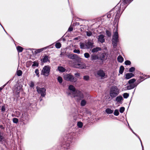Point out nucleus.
<instances>
[{
  "label": "nucleus",
  "mask_w": 150,
  "mask_h": 150,
  "mask_svg": "<svg viewBox=\"0 0 150 150\" xmlns=\"http://www.w3.org/2000/svg\"><path fill=\"white\" fill-rule=\"evenodd\" d=\"M119 90L117 86H112L110 88V95L111 98H113L116 97L119 93Z\"/></svg>",
  "instance_id": "obj_1"
},
{
  "label": "nucleus",
  "mask_w": 150,
  "mask_h": 150,
  "mask_svg": "<svg viewBox=\"0 0 150 150\" xmlns=\"http://www.w3.org/2000/svg\"><path fill=\"white\" fill-rule=\"evenodd\" d=\"M113 33L114 34L112 38V44L113 47H115L117 46V43L118 41V34L117 27L115 28Z\"/></svg>",
  "instance_id": "obj_2"
},
{
  "label": "nucleus",
  "mask_w": 150,
  "mask_h": 150,
  "mask_svg": "<svg viewBox=\"0 0 150 150\" xmlns=\"http://www.w3.org/2000/svg\"><path fill=\"white\" fill-rule=\"evenodd\" d=\"M51 67L49 66H45L42 70L41 74L45 76H48L50 74Z\"/></svg>",
  "instance_id": "obj_3"
},
{
  "label": "nucleus",
  "mask_w": 150,
  "mask_h": 150,
  "mask_svg": "<svg viewBox=\"0 0 150 150\" xmlns=\"http://www.w3.org/2000/svg\"><path fill=\"white\" fill-rule=\"evenodd\" d=\"M73 96L78 101H79L84 98V95L81 91L76 90Z\"/></svg>",
  "instance_id": "obj_4"
},
{
  "label": "nucleus",
  "mask_w": 150,
  "mask_h": 150,
  "mask_svg": "<svg viewBox=\"0 0 150 150\" xmlns=\"http://www.w3.org/2000/svg\"><path fill=\"white\" fill-rule=\"evenodd\" d=\"M64 78L66 80L73 82H76L77 80V79L76 78L70 74H66L64 75Z\"/></svg>",
  "instance_id": "obj_5"
},
{
  "label": "nucleus",
  "mask_w": 150,
  "mask_h": 150,
  "mask_svg": "<svg viewBox=\"0 0 150 150\" xmlns=\"http://www.w3.org/2000/svg\"><path fill=\"white\" fill-rule=\"evenodd\" d=\"M21 121L23 122V124H26L28 121L29 115L26 113L24 112L22 114L20 118Z\"/></svg>",
  "instance_id": "obj_6"
},
{
  "label": "nucleus",
  "mask_w": 150,
  "mask_h": 150,
  "mask_svg": "<svg viewBox=\"0 0 150 150\" xmlns=\"http://www.w3.org/2000/svg\"><path fill=\"white\" fill-rule=\"evenodd\" d=\"M96 76L100 77L101 79H104L107 77V75L105 74L103 71L101 69L97 71Z\"/></svg>",
  "instance_id": "obj_7"
},
{
  "label": "nucleus",
  "mask_w": 150,
  "mask_h": 150,
  "mask_svg": "<svg viewBox=\"0 0 150 150\" xmlns=\"http://www.w3.org/2000/svg\"><path fill=\"white\" fill-rule=\"evenodd\" d=\"M22 86L21 84H16L14 86L13 91L16 94L19 96L21 90H22Z\"/></svg>",
  "instance_id": "obj_8"
},
{
  "label": "nucleus",
  "mask_w": 150,
  "mask_h": 150,
  "mask_svg": "<svg viewBox=\"0 0 150 150\" xmlns=\"http://www.w3.org/2000/svg\"><path fill=\"white\" fill-rule=\"evenodd\" d=\"M37 91L38 93L40 94L41 96L44 97L46 95L45 88H40L37 86L36 88Z\"/></svg>",
  "instance_id": "obj_9"
},
{
  "label": "nucleus",
  "mask_w": 150,
  "mask_h": 150,
  "mask_svg": "<svg viewBox=\"0 0 150 150\" xmlns=\"http://www.w3.org/2000/svg\"><path fill=\"white\" fill-rule=\"evenodd\" d=\"M70 141V139H68L65 143H64L61 146V150H69V146Z\"/></svg>",
  "instance_id": "obj_10"
},
{
  "label": "nucleus",
  "mask_w": 150,
  "mask_h": 150,
  "mask_svg": "<svg viewBox=\"0 0 150 150\" xmlns=\"http://www.w3.org/2000/svg\"><path fill=\"white\" fill-rule=\"evenodd\" d=\"M74 67L80 69H83L85 68L86 66V65L83 63H76L74 65Z\"/></svg>",
  "instance_id": "obj_11"
},
{
  "label": "nucleus",
  "mask_w": 150,
  "mask_h": 150,
  "mask_svg": "<svg viewBox=\"0 0 150 150\" xmlns=\"http://www.w3.org/2000/svg\"><path fill=\"white\" fill-rule=\"evenodd\" d=\"M138 85V83H136L132 84H130L129 85L125 87V88L127 90H130L133 89L135 87H136Z\"/></svg>",
  "instance_id": "obj_12"
},
{
  "label": "nucleus",
  "mask_w": 150,
  "mask_h": 150,
  "mask_svg": "<svg viewBox=\"0 0 150 150\" xmlns=\"http://www.w3.org/2000/svg\"><path fill=\"white\" fill-rule=\"evenodd\" d=\"M48 47H47L43 48L38 49H33L32 51V52L33 53L36 54L46 49Z\"/></svg>",
  "instance_id": "obj_13"
},
{
  "label": "nucleus",
  "mask_w": 150,
  "mask_h": 150,
  "mask_svg": "<svg viewBox=\"0 0 150 150\" xmlns=\"http://www.w3.org/2000/svg\"><path fill=\"white\" fill-rule=\"evenodd\" d=\"M123 100V99L122 96H119L116 97L114 101H116L117 104H122Z\"/></svg>",
  "instance_id": "obj_14"
},
{
  "label": "nucleus",
  "mask_w": 150,
  "mask_h": 150,
  "mask_svg": "<svg viewBox=\"0 0 150 150\" xmlns=\"http://www.w3.org/2000/svg\"><path fill=\"white\" fill-rule=\"evenodd\" d=\"M67 56L68 58L72 59H76L78 57V56L76 54H69Z\"/></svg>",
  "instance_id": "obj_15"
},
{
  "label": "nucleus",
  "mask_w": 150,
  "mask_h": 150,
  "mask_svg": "<svg viewBox=\"0 0 150 150\" xmlns=\"http://www.w3.org/2000/svg\"><path fill=\"white\" fill-rule=\"evenodd\" d=\"M104 37V36L102 34H100L98 36V41L100 42L101 43H103L105 41Z\"/></svg>",
  "instance_id": "obj_16"
},
{
  "label": "nucleus",
  "mask_w": 150,
  "mask_h": 150,
  "mask_svg": "<svg viewBox=\"0 0 150 150\" xmlns=\"http://www.w3.org/2000/svg\"><path fill=\"white\" fill-rule=\"evenodd\" d=\"M93 43L91 40L88 41L86 43V46L87 49L92 48L93 47Z\"/></svg>",
  "instance_id": "obj_17"
},
{
  "label": "nucleus",
  "mask_w": 150,
  "mask_h": 150,
  "mask_svg": "<svg viewBox=\"0 0 150 150\" xmlns=\"http://www.w3.org/2000/svg\"><path fill=\"white\" fill-rule=\"evenodd\" d=\"M120 5V7H119L120 10H122V12L124 11L125 8L127 7V5L125 4L122 1L121 2Z\"/></svg>",
  "instance_id": "obj_18"
},
{
  "label": "nucleus",
  "mask_w": 150,
  "mask_h": 150,
  "mask_svg": "<svg viewBox=\"0 0 150 150\" xmlns=\"http://www.w3.org/2000/svg\"><path fill=\"white\" fill-rule=\"evenodd\" d=\"M41 61L43 63H45L47 61L50 62V60L48 59V57L47 55H45L43 57V58L41 59Z\"/></svg>",
  "instance_id": "obj_19"
},
{
  "label": "nucleus",
  "mask_w": 150,
  "mask_h": 150,
  "mask_svg": "<svg viewBox=\"0 0 150 150\" xmlns=\"http://www.w3.org/2000/svg\"><path fill=\"white\" fill-rule=\"evenodd\" d=\"M116 8L117 7H116L115 9H112L110 12L108 13L107 17L108 18H110L113 15V14H112V13H113L114 10L116 9Z\"/></svg>",
  "instance_id": "obj_20"
},
{
  "label": "nucleus",
  "mask_w": 150,
  "mask_h": 150,
  "mask_svg": "<svg viewBox=\"0 0 150 150\" xmlns=\"http://www.w3.org/2000/svg\"><path fill=\"white\" fill-rule=\"evenodd\" d=\"M134 75L132 73H127L125 75V78L126 79H128L133 77Z\"/></svg>",
  "instance_id": "obj_21"
},
{
  "label": "nucleus",
  "mask_w": 150,
  "mask_h": 150,
  "mask_svg": "<svg viewBox=\"0 0 150 150\" xmlns=\"http://www.w3.org/2000/svg\"><path fill=\"white\" fill-rule=\"evenodd\" d=\"M69 89L72 92V94L73 95L76 91V89L75 87L72 85H70L69 87Z\"/></svg>",
  "instance_id": "obj_22"
},
{
  "label": "nucleus",
  "mask_w": 150,
  "mask_h": 150,
  "mask_svg": "<svg viewBox=\"0 0 150 150\" xmlns=\"http://www.w3.org/2000/svg\"><path fill=\"white\" fill-rule=\"evenodd\" d=\"M98 59V57L97 55L93 54L91 55V60H97Z\"/></svg>",
  "instance_id": "obj_23"
},
{
  "label": "nucleus",
  "mask_w": 150,
  "mask_h": 150,
  "mask_svg": "<svg viewBox=\"0 0 150 150\" xmlns=\"http://www.w3.org/2000/svg\"><path fill=\"white\" fill-rule=\"evenodd\" d=\"M80 47L81 49H87L86 44H85L83 43L80 42Z\"/></svg>",
  "instance_id": "obj_24"
},
{
  "label": "nucleus",
  "mask_w": 150,
  "mask_h": 150,
  "mask_svg": "<svg viewBox=\"0 0 150 150\" xmlns=\"http://www.w3.org/2000/svg\"><path fill=\"white\" fill-rule=\"evenodd\" d=\"M57 70L60 72H64L66 69L62 67L59 66L58 67Z\"/></svg>",
  "instance_id": "obj_25"
},
{
  "label": "nucleus",
  "mask_w": 150,
  "mask_h": 150,
  "mask_svg": "<svg viewBox=\"0 0 150 150\" xmlns=\"http://www.w3.org/2000/svg\"><path fill=\"white\" fill-rule=\"evenodd\" d=\"M113 110L109 108H107L105 110V112L108 114H111L113 113Z\"/></svg>",
  "instance_id": "obj_26"
},
{
  "label": "nucleus",
  "mask_w": 150,
  "mask_h": 150,
  "mask_svg": "<svg viewBox=\"0 0 150 150\" xmlns=\"http://www.w3.org/2000/svg\"><path fill=\"white\" fill-rule=\"evenodd\" d=\"M101 50V49L99 47H96L93 49L92 50V52L93 53L99 51Z\"/></svg>",
  "instance_id": "obj_27"
},
{
  "label": "nucleus",
  "mask_w": 150,
  "mask_h": 150,
  "mask_svg": "<svg viewBox=\"0 0 150 150\" xmlns=\"http://www.w3.org/2000/svg\"><path fill=\"white\" fill-rule=\"evenodd\" d=\"M117 60L119 62L122 63L124 59L121 56L119 55L117 57Z\"/></svg>",
  "instance_id": "obj_28"
},
{
  "label": "nucleus",
  "mask_w": 150,
  "mask_h": 150,
  "mask_svg": "<svg viewBox=\"0 0 150 150\" xmlns=\"http://www.w3.org/2000/svg\"><path fill=\"white\" fill-rule=\"evenodd\" d=\"M116 7H117V8L116 9H115L114 10V11H113V12L115 11L116 12H117V13H118L119 14H121L120 13V11H122V10H120L119 8H117V7H118V5L117 6H116L113 9H115Z\"/></svg>",
  "instance_id": "obj_29"
},
{
  "label": "nucleus",
  "mask_w": 150,
  "mask_h": 150,
  "mask_svg": "<svg viewBox=\"0 0 150 150\" xmlns=\"http://www.w3.org/2000/svg\"><path fill=\"white\" fill-rule=\"evenodd\" d=\"M5 141V138L3 135L0 133V143H2Z\"/></svg>",
  "instance_id": "obj_30"
},
{
  "label": "nucleus",
  "mask_w": 150,
  "mask_h": 150,
  "mask_svg": "<svg viewBox=\"0 0 150 150\" xmlns=\"http://www.w3.org/2000/svg\"><path fill=\"white\" fill-rule=\"evenodd\" d=\"M124 70V68L123 66H121L120 68L119 73L120 74H122Z\"/></svg>",
  "instance_id": "obj_31"
},
{
  "label": "nucleus",
  "mask_w": 150,
  "mask_h": 150,
  "mask_svg": "<svg viewBox=\"0 0 150 150\" xmlns=\"http://www.w3.org/2000/svg\"><path fill=\"white\" fill-rule=\"evenodd\" d=\"M136 81V80L135 79H132L129 80L128 81V83L129 84H132L134 83Z\"/></svg>",
  "instance_id": "obj_32"
},
{
  "label": "nucleus",
  "mask_w": 150,
  "mask_h": 150,
  "mask_svg": "<svg viewBox=\"0 0 150 150\" xmlns=\"http://www.w3.org/2000/svg\"><path fill=\"white\" fill-rule=\"evenodd\" d=\"M86 103V101L85 100H82L81 103V105L82 106H85Z\"/></svg>",
  "instance_id": "obj_33"
},
{
  "label": "nucleus",
  "mask_w": 150,
  "mask_h": 150,
  "mask_svg": "<svg viewBox=\"0 0 150 150\" xmlns=\"http://www.w3.org/2000/svg\"><path fill=\"white\" fill-rule=\"evenodd\" d=\"M132 0H122V1L125 4L127 5L129 4L131 1Z\"/></svg>",
  "instance_id": "obj_34"
},
{
  "label": "nucleus",
  "mask_w": 150,
  "mask_h": 150,
  "mask_svg": "<svg viewBox=\"0 0 150 150\" xmlns=\"http://www.w3.org/2000/svg\"><path fill=\"white\" fill-rule=\"evenodd\" d=\"M16 49L18 52H22L23 50V49L22 47L19 46H18L16 47Z\"/></svg>",
  "instance_id": "obj_35"
},
{
  "label": "nucleus",
  "mask_w": 150,
  "mask_h": 150,
  "mask_svg": "<svg viewBox=\"0 0 150 150\" xmlns=\"http://www.w3.org/2000/svg\"><path fill=\"white\" fill-rule=\"evenodd\" d=\"M130 129L133 132V133L136 135V136L140 140V141L141 142V145H142V150H144V147H143V146H142V142L141 141V140L140 139V138H139V137L133 131V130H132V129L131 128H130Z\"/></svg>",
  "instance_id": "obj_36"
},
{
  "label": "nucleus",
  "mask_w": 150,
  "mask_h": 150,
  "mask_svg": "<svg viewBox=\"0 0 150 150\" xmlns=\"http://www.w3.org/2000/svg\"><path fill=\"white\" fill-rule=\"evenodd\" d=\"M86 35L88 37H90L92 35V32L90 31H86Z\"/></svg>",
  "instance_id": "obj_37"
},
{
  "label": "nucleus",
  "mask_w": 150,
  "mask_h": 150,
  "mask_svg": "<svg viewBox=\"0 0 150 150\" xmlns=\"http://www.w3.org/2000/svg\"><path fill=\"white\" fill-rule=\"evenodd\" d=\"M55 46L56 48L59 49L61 47V45L59 42H57L56 43Z\"/></svg>",
  "instance_id": "obj_38"
},
{
  "label": "nucleus",
  "mask_w": 150,
  "mask_h": 150,
  "mask_svg": "<svg viewBox=\"0 0 150 150\" xmlns=\"http://www.w3.org/2000/svg\"><path fill=\"white\" fill-rule=\"evenodd\" d=\"M121 14H118V13H117L115 15V21H117L118 19L120 18Z\"/></svg>",
  "instance_id": "obj_39"
},
{
  "label": "nucleus",
  "mask_w": 150,
  "mask_h": 150,
  "mask_svg": "<svg viewBox=\"0 0 150 150\" xmlns=\"http://www.w3.org/2000/svg\"><path fill=\"white\" fill-rule=\"evenodd\" d=\"M57 80L60 83H62L63 81L62 77L60 76H59L58 77Z\"/></svg>",
  "instance_id": "obj_40"
},
{
  "label": "nucleus",
  "mask_w": 150,
  "mask_h": 150,
  "mask_svg": "<svg viewBox=\"0 0 150 150\" xmlns=\"http://www.w3.org/2000/svg\"><path fill=\"white\" fill-rule=\"evenodd\" d=\"M114 115L115 116H118L119 114L118 110L117 109L115 110L114 111Z\"/></svg>",
  "instance_id": "obj_41"
},
{
  "label": "nucleus",
  "mask_w": 150,
  "mask_h": 150,
  "mask_svg": "<svg viewBox=\"0 0 150 150\" xmlns=\"http://www.w3.org/2000/svg\"><path fill=\"white\" fill-rule=\"evenodd\" d=\"M77 125L79 128H81L83 126V124L82 122H78Z\"/></svg>",
  "instance_id": "obj_42"
},
{
  "label": "nucleus",
  "mask_w": 150,
  "mask_h": 150,
  "mask_svg": "<svg viewBox=\"0 0 150 150\" xmlns=\"http://www.w3.org/2000/svg\"><path fill=\"white\" fill-rule=\"evenodd\" d=\"M106 35L108 37H110L111 36V32L109 30H107L106 31Z\"/></svg>",
  "instance_id": "obj_43"
},
{
  "label": "nucleus",
  "mask_w": 150,
  "mask_h": 150,
  "mask_svg": "<svg viewBox=\"0 0 150 150\" xmlns=\"http://www.w3.org/2000/svg\"><path fill=\"white\" fill-rule=\"evenodd\" d=\"M129 96V94L127 93H125L123 94V96L125 98H127Z\"/></svg>",
  "instance_id": "obj_44"
},
{
  "label": "nucleus",
  "mask_w": 150,
  "mask_h": 150,
  "mask_svg": "<svg viewBox=\"0 0 150 150\" xmlns=\"http://www.w3.org/2000/svg\"><path fill=\"white\" fill-rule=\"evenodd\" d=\"M13 123L17 124L18 122V119L16 118H14L13 119Z\"/></svg>",
  "instance_id": "obj_45"
},
{
  "label": "nucleus",
  "mask_w": 150,
  "mask_h": 150,
  "mask_svg": "<svg viewBox=\"0 0 150 150\" xmlns=\"http://www.w3.org/2000/svg\"><path fill=\"white\" fill-rule=\"evenodd\" d=\"M17 75L18 76H21L22 74V71L21 70H18L17 71Z\"/></svg>",
  "instance_id": "obj_46"
},
{
  "label": "nucleus",
  "mask_w": 150,
  "mask_h": 150,
  "mask_svg": "<svg viewBox=\"0 0 150 150\" xmlns=\"http://www.w3.org/2000/svg\"><path fill=\"white\" fill-rule=\"evenodd\" d=\"M135 70V68L134 67H132L129 68V71L130 72H133Z\"/></svg>",
  "instance_id": "obj_47"
},
{
  "label": "nucleus",
  "mask_w": 150,
  "mask_h": 150,
  "mask_svg": "<svg viewBox=\"0 0 150 150\" xmlns=\"http://www.w3.org/2000/svg\"><path fill=\"white\" fill-rule=\"evenodd\" d=\"M105 54L104 53L101 54L100 56L101 59L102 60H104L105 59Z\"/></svg>",
  "instance_id": "obj_48"
},
{
  "label": "nucleus",
  "mask_w": 150,
  "mask_h": 150,
  "mask_svg": "<svg viewBox=\"0 0 150 150\" xmlns=\"http://www.w3.org/2000/svg\"><path fill=\"white\" fill-rule=\"evenodd\" d=\"M84 56L86 58H88L89 57L90 55L88 53L86 52L84 53Z\"/></svg>",
  "instance_id": "obj_49"
},
{
  "label": "nucleus",
  "mask_w": 150,
  "mask_h": 150,
  "mask_svg": "<svg viewBox=\"0 0 150 150\" xmlns=\"http://www.w3.org/2000/svg\"><path fill=\"white\" fill-rule=\"evenodd\" d=\"M125 63L126 65H129L131 64V62L129 60H127L125 62Z\"/></svg>",
  "instance_id": "obj_50"
},
{
  "label": "nucleus",
  "mask_w": 150,
  "mask_h": 150,
  "mask_svg": "<svg viewBox=\"0 0 150 150\" xmlns=\"http://www.w3.org/2000/svg\"><path fill=\"white\" fill-rule=\"evenodd\" d=\"M125 110V108L124 107H121L120 108V113H122L124 112Z\"/></svg>",
  "instance_id": "obj_51"
},
{
  "label": "nucleus",
  "mask_w": 150,
  "mask_h": 150,
  "mask_svg": "<svg viewBox=\"0 0 150 150\" xmlns=\"http://www.w3.org/2000/svg\"><path fill=\"white\" fill-rule=\"evenodd\" d=\"M38 62L34 61L33 62V64L32 65V67H38Z\"/></svg>",
  "instance_id": "obj_52"
},
{
  "label": "nucleus",
  "mask_w": 150,
  "mask_h": 150,
  "mask_svg": "<svg viewBox=\"0 0 150 150\" xmlns=\"http://www.w3.org/2000/svg\"><path fill=\"white\" fill-rule=\"evenodd\" d=\"M73 52L75 53H77L78 54L80 53V51L79 50L75 49L74 50Z\"/></svg>",
  "instance_id": "obj_53"
},
{
  "label": "nucleus",
  "mask_w": 150,
  "mask_h": 150,
  "mask_svg": "<svg viewBox=\"0 0 150 150\" xmlns=\"http://www.w3.org/2000/svg\"><path fill=\"white\" fill-rule=\"evenodd\" d=\"M35 73L36 74V75L38 77H39V70L38 69H35Z\"/></svg>",
  "instance_id": "obj_54"
},
{
  "label": "nucleus",
  "mask_w": 150,
  "mask_h": 150,
  "mask_svg": "<svg viewBox=\"0 0 150 150\" xmlns=\"http://www.w3.org/2000/svg\"><path fill=\"white\" fill-rule=\"evenodd\" d=\"M5 108L4 105L2 106L1 107V111L3 112H5Z\"/></svg>",
  "instance_id": "obj_55"
},
{
  "label": "nucleus",
  "mask_w": 150,
  "mask_h": 150,
  "mask_svg": "<svg viewBox=\"0 0 150 150\" xmlns=\"http://www.w3.org/2000/svg\"><path fill=\"white\" fill-rule=\"evenodd\" d=\"M34 83L33 82L31 81L30 83V87H34Z\"/></svg>",
  "instance_id": "obj_56"
},
{
  "label": "nucleus",
  "mask_w": 150,
  "mask_h": 150,
  "mask_svg": "<svg viewBox=\"0 0 150 150\" xmlns=\"http://www.w3.org/2000/svg\"><path fill=\"white\" fill-rule=\"evenodd\" d=\"M83 79L85 80H88L89 79V77L88 76H83Z\"/></svg>",
  "instance_id": "obj_57"
},
{
  "label": "nucleus",
  "mask_w": 150,
  "mask_h": 150,
  "mask_svg": "<svg viewBox=\"0 0 150 150\" xmlns=\"http://www.w3.org/2000/svg\"><path fill=\"white\" fill-rule=\"evenodd\" d=\"M73 30V28L72 27H70L68 30L69 31H71Z\"/></svg>",
  "instance_id": "obj_58"
},
{
  "label": "nucleus",
  "mask_w": 150,
  "mask_h": 150,
  "mask_svg": "<svg viewBox=\"0 0 150 150\" xmlns=\"http://www.w3.org/2000/svg\"><path fill=\"white\" fill-rule=\"evenodd\" d=\"M6 85V84H4V86L0 88V91L2 90V89L5 87V86Z\"/></svg>",
  "instance_id": "obj_59"
},
{
  "label": "nucleus",
  "mask_w": 150,
  "mask_h": 150,
  "mask_svg": "<svg viewBox=\"0 0 150 150\" xmlns=\"http://www.w3.org/2000/svg\"><path fill=\"white\" fill-rule=\"evenodd\" d=\"M74 75L76 76H80V74L79 73H76Z\"/></svg>",
  "instance_id": "obj_60"
},
{
  "label": "nucleus",
  "mask_w": 150,
  "mask_h": 150,
  "mask_svg": "<svg viewBox=\"0 0 150 150\" xmlns=\"http://www.w3.org/2000/svg\"><path fill=\"white\" fill-rule=\"evenodd\" d=\"M142 81L140 79L138 80L137 81V82H138V83H138V84L139 83H140Z\"/></svg>",
  "instance_id": "obj_61"
},
{
  "label": "nucleus",
  "mask_w": 150,
  "mask_h": 150,
  "mask_svg": "<svg viewBox=\"0 0 150 150\" xmlns=\"http://www.w3.org/2000/svg\"><path fill=\"white\" fill-rule=\"evenodd\" d=\"M18 116H17V117H19V116L20 115V113L19 112H18Z\"/></svg>",
  "instance_id": "obj_62"
},
{
  "label": "nucleus",
  "mask_w": 150,
  "mask_h": 150,
  "mask_svg": "<svg viewBox=\"0 0 150 150\" xmlns=\"http://www.w3.org/2000/svg\"><path fill=\"white\" fill-rule=\"evenodd\" d=\"M140 79H143V78L142 77V76H140Z\"/></svg>",
  "instance_id": "obj_63"
},
{
  "label": "nucleus",
  "mask_w": 150,
  "mask_h": 150,
  "mask_svg": "<svg viewBox=\"0 0 150 150\" xmlns=\"http://www.w3.org/2000/svg\"><path fill=\"white\" fill-rule=\"evenodd\" d=\"M42 100V98H40V101H41Z\"/></svg>",
  "instance_id": "obj_64"
}]
</instances>
